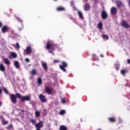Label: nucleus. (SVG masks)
<instances>
[{"instance_id":"40","label":"nucleus","mask_w":130,"mask_h":130,"mask_svg":"<svg viewBox=\"0 0 130 130\" xmlns=\"http://www.w3.org/2000/svg\"><path fill=\"white\" fill-rule=\"evenodd\" d=\"M67 17L70 19V20H73V17H72V15H68Z\"/></svg>"},{"instance_id":"44","label":"nucleus","mask_w":130,"mask_h":130,"mask_svg":"<svg viewBox=\"0 0 130 130\" xmlns=\"http://www.w3.org/2000/svg\"><path fill=\"white\" fill-rule=\"evenodd\" d=\"M3 26V23L0 21V28Z\"/></svg>"},{"instance_id":"28","label":"nucleus","mask_w":130,"mask_h":130,"mask_svg":"<svg viewBox=\"0 0 130 130\" xmlns=\"http://www.w3.org/2000/svg\"><path fill=\"white\" fill-rule=\"evenodd\" d=\"M103 27V24H102V22H100L98 24V28L99 29H101Z\"/></svg>"},{"instance_id":"35","label":"nucleus","mask_w":130,"mask_h":130,"mask_svg":"<svg viewBox=\"0 0 130 130\" xmlns=\"http://www.w3.org/2000/svg\"><path fill=\"white\" fill-rule=\"evenodd\" d=\"M30 122H32V123H34V124H36V120L34 119H32L31 120H30Z\"/></svg>"},{"instance_id":"9","label":"nucleus","mask_w":130,"mask_h":130,"mask_svg":"<svg viewBox=\"0 0 130 130\" xmlns=\"http://www.w3.org/2000/svg\"><path fill=\"white\" fill-rule=\"evenodd\" d=\"M2 31L3 33H6V32H8V31H9V27L6 25L3 26L2 28Z\"/></svg>"},{"instance_id":"6","label":"nucleus","mask_w":130,"mask_h":130,"mask_svg":"<svg viewBox=\"0 0 130 130\" xmlns=\"http://www.w3.org/2000/svg\"><path fill=\"white\" fill-rule=\"evenodd\" d=\"M45 92L47 94H48V95H51V94H52V90H51V88L50 87H48V86L45 87Z\"/></svg>"},{"instance_id":"2","label":"nucleus","mask_w":130,"mask_h":130,"mask_svg":"<svg viewBox=\"0 0 130 130\" xmlns=\"http://www.w3.org/2000/svg\"><path fill=\"white\" fill-rule=\"evenodd\" d=\"M57 47V45H56L54 42L52 41L49 40L47 41V43L45 46L46 49H47L49 51V53L52 54V55H54V53L53 51L55 50V48Z\"/></svg>"},{"instance_id":"32","label":"nucleus","mask_w":130,"mask_h":130,"mask_svg":"<svg viewBox=\"0 0 130 130\" xmlns=\"http://www.w3.org/2000/svg\"><path fill=\"white\" fill-rule=\"evenodd\" d=\"M64 113H66V110H62L59 112V114L60 115H63V114H64Z\"/></svg>"},{"instance_id":"48","label":"nucleus","mask_w":130,"mask_h":130,"mask_svg":"<svg viewBox=\"0 0 130 130\" xmlns=\"http://www.w3.org/2000/svg\"><path fill=\"white\" fill-rule=\"evenodd\" d=\"M92 56L94 57L95 56V54H93Z\"/></svg>"},{"instance_id":"11","label":"nucleus","mask_w":130,"mask_h":130,"mask_svg":"<svg viewBox=\"0 0 130 130\" xmlns=\"http://www.w3.org/2000/svg\"><path fill=\"white\" fill-rule=\"evenodd\" d=\"M17 20L18 21V22H20V23H21V28H19V31H22V30L23 29V20H22L21 19V18H20L19 17H16Z\"/></svg>"},{"instance_id":"24","label":"nucleus","mask_w":130,"mask_h":130,"mask_svg":"<svg viewBox=\"0 0 130 130\" xmlns=\"http://www.w3.org/2000/svg\"><path fill=\"white\" fill-rule=\"evenodd\" d=\"M102 36L103 39H105L106 40H108V39H109V37H108L107 35L103 34Z\"/></svg>"},{"instance_id":"1","label":"nucleus","mask_w":130,"mask_h":130,"mask_svg":"<svg viewBox=\"0 0 130 130\" xmlns=\"http://www.w3.org/2000/svg\"><path fill=\"white\" fill-rule=\"evenodd\" d=\"M10 99L12 103L13 104H16L17 103V98L20 99L21 102H25V101H30L31 99L29 96H22L20 93H17L16 95L14 94H10Z\"/></svg>"},{"instance_id":"31","label":"nucleus","mask_w":130,"mask_h":130,"mask_svg":"<svg viewBox=\"0 0 130 130\" xmlns=\"http://www.w3.org/2000/svg\"><path fill=\"white\" fill-rule=\"evenodd\" d=\"M7 129H12L13 128V125L12 124H9L7 127Z\"/></svg>"},{"instance_id":"27","label":"nucleus","mask_w":130,"mask_h":130,"mask_svg":"<svg viewBox=\"0 0 130 130\" xmlns=\"http://www.w3.org/2000/svg\"><path fill=\"white\" fill-rule=\"evenodd\" d=\"M37 82L39 85H42V79H41V78H38Z\"/></svg>"},{"instance_id":"22","label":"nucleus","mask_w":130,"mask_h":130,"mask_svg":"<svg viewBox=\"0 0 130 130\" xmlns=\"http://www.w3.org/2000/svg\"><path fill=\"white\" fill-rule=\"evenodd\" d=\"M78 16H79L80 19H83V13H82V12L81 11H78Z\"/></svg>"},{"instance_id":"12","label":"nucleus","mask_w":130,"mask_h":130,"mask_svg":"<svg viewBox=\"0 0 130 130\" xmlns=\"http://www.w3.org/2000/svg\"><path fill=\"white\" fill-rule=\"evenodd\" d=\"M12 57H13V58H16V57H17V54H16V53L12 52L11 55L9 56V58L10 59H12Z\"/></svg>"},{"instance_id":"29","label":"nucleus","mask_w":130,"mask_h":130,"mask_svg":"<svg viewBox=\"0 0 130 130\" xmlns=\"http://www.w3.org/2000/svg\"><path fill=\"white\" fill-rule=\"evenodd\" d=\"M35 116L36 117H40V112L38 111H36L35 112Z\"/></svg>"},{"instance_id":"19","label":"nucleus","mask_w":130,"mask_h":130,"mask_svg":"<svg viewBox=\"0 0 130 130\" xmlns=\"http://www.w3.org/2000/svg\"><path fill=\"white\" fill-rule=\"evenodd\" d=\"M0 71L1 72H5L6 71V67L3 64H0Z\"/></svg>"},{"instance_id":"14","label":"nucleus","mask_w":130,"mask_h":130,"mask_svg":"<svg viewBox=\"0 0 130 130\" xmlns=\"http://www.w3.org/2000/svg\"><path fill=\"white\" fill-rule=\"evenodd\" d=\"M56 10L58 12H63L66 10L63 7H58L56 8Z\"/></svg>"},{"instance_id":"30","label":"nucleus","mask_w":130,"mask_h":130,"mask_svg":"<svg viewBox=\"0 0 130 130\" xmlns=\"http://www.w3.org/2000/svg\"><path fill=\"white\" fill-rule=\"evenodd\" d=\"M121 5H122L121 2H120V1H117V2H116V5H117V6L118 8H119V7H120V6H121Z\"/></svg>"},{"instance_id":"41","label":"nucleus","mask_w":130,"mask_h":130,"mask_svg":"<svg viewBox=\"0 0 130 130\" xmlns=\"http://www.w3.org/2000/svg\"><path fill=\"white\" fill-rule=\"evenodd\" d=\"M61 102H62V103H66V100H64V99H62V100H61Z\"/></svg>"},{"instance_id":"49","label":"nucleus","mask_w":130,"mask_h":130,"mask_svg":"<svg viewBox=\"0 0 130 130\" xmlns=\"http://www.w3.org/2000/svg\"><path fill=\"white\" fill-rule=\"evenodd\" d=\"M54 1H57V0H54Z\"/></svg>"},{"instance_id":"47","label":"nucleus","mask_w":130,"mask_h":130,"mask_svg":"<svg viewBox=\"0 0 130 130\" xmlns=\"http://www.w3.org/2000/svg\"><path fill=\"white\" fill-rule=\"evenodd\" d=\"M101 57H103V55H101Z\"/></svg>"},{"instance_id":"7","label":"nucleus","mask_w":130,"mask_h":130,"mask_svg":"<svg viewBox=\"0 0 130 130\" xmlns=\"http://www.w3.org/2000/svg\"><path fill=\"white\" fill-rule=\"evenodd\" d=\"M121 25L122 27L124 28H129L130 26L127 23V22L126 21L123 20L121 23Z\"/></svg>"},{"instance_id":"20","label":"nucleus","mask_w":130,"mask_h":130,"mask_svg":"<svg viewBox=\"0 0 130 130\" xmlns=\"http://www.w3.org/2000/svg\"><path fill=\"white\" fill-rule=\"evenodd\" d=\"M14 66L16 69H19L20 65L19 64V62L18 61H14Z\"/></svg>"},{"instance_id":"37","label":"nucleus","mask_w":130,"mask_h":130,"mask_svg":"<svg viewBox=\"0 0 130 130\" xmlns=\"http://www.w3.org/2000/svg\"><path fill=\"white\" fill-rule=\"evenodd\" d=\"M70 5H71V7H72L73 8H74V7H75V3H74V2H71L70 3Z\"/></svg>"},{"instance_id":"43","label":"nucleus","mask_w":130,"mask_h":130,"mask_svg":"<svg viewBox=\"0 0 130 130\" xmlns=\"http://www.w3.org/2000/svg\"><path fill=\"white\" fill-rule=\"evenodd\" d=\"M3 93V90H2V88L0 87V94H2Z\"/></svg>"},{"instance_id":"8","label":"nucleus","mask_w":130,"mask_h":130,"mask_svg":"<svg viewBox=\"0 0 130 130\" xmlns=\"http://www.w3.org/2000/svg\"><path fill=\"white\" fill-rule=\"evenodd\" d=\"M101 16L102 19H103L104 20H105V19H107V17H108L107 13H106V11L104 10L102 12Z\"/></svg>"},{"instance_id":"25","label":"nucleus","mask_w":130,"mask_h":130,"mask_svg":"<svg viewBox=\"0 0 130 130\" xmlns=\"http://www.w3.org/2000/svg\"><path fill=\"white\" fill-rule=\"evenodd\" d=\"M12 46L15 47L16 49H20V45L19 44V43H16V45H13Z\"/></svg>"},{"instance_id":"23","label":"nucleus","mask_w":130,"mask_h":130,"mask_svg":"<svg viewBox=\"0 0 130 130\" xmlns=\"http://www.w3.org/2000/svg\"><path fill=\"white\" fill-rule=\"evenodd\" d=\"M42 65L44 70H47V64H46V63L43 62L42 63Z\"/></svg>"},{"instance_id":"16","label":"nucleus","mask_w":130,"mask_h":130,"mask_svg":"<svg viewBox=\"0 0 130 130\" xmlns=\"http://www.w3.org/2000/svg\"><path fill=\"white\" fill-rule=\"evenodd\" d=\"M84 11H90V5L86 4L84 5Z\"/></svg>"},{"instance_id":"18","label":"nucleus","mask_w":130,"mask_h":130,"mask_svg":"<svg viewBox=\"0 0 130 130\" xmlns=\"http://www.w3.org/2000/svg\"><path fill=\"white\" fill-rule=\"evenodd\" d=\"M30 75H32V76H35V75H37V71H36V69H32L30 72Z\"/></svg>"},{"instance_id":"36","label":"nucleus","mask_w":130,"mask_h":130,"mask_svg":"<svg viewBox=\"0 0 130 130\" xmlns=\"http://www.w3.org/2000/svg\"><path fill=\"white\" fill-rule=\"evenodd\" d=\"M9 123V122L8 121L4 120L3 121V124L4 125H6V124H8Z\"/></svg>"},{"instance_id":"5","label":"nucleus","mask_w":130,"mask_h":130,"mask_svg":"<svg viewBox=\"0 0 130 130\" xmlns=\"http://www.w3.org/2000/svg\"><path fill=\"white\" fill-rule=\"evenodd\" d=\"M39 98L40 101L43 103L46 102V98H45V96H44L43 94H40L39 96Z\"/></svg>"},{"instance_id":"3","label":"nucleus","mask_w":130,"mask_h":130,"mask_svg":"<svg viewBox=\"0 0 130 130\" xmlns=\"http://www.w3.org/2000/svg\"><path fill=\"white\" fill-rule=\"evenodd\" d=\"M61 63L62 64L60 65L59 66V68L60 70L62 71V72L66 73V72H67V69H66V68H67V67H68V64H67V63H66V62L64 61H62Z\"/></svg>"},{"instance_id":"13","label":"nucleus","mask_w":130,"mask_h":130,"mask_svg":"<svg viewBox=\"0 0 130 130\" xmlns=\"http://www.w3.org/2000/svg\"><path fill=\"white\" fill-rule=\"evenodd\" d=\"M111 14H112V15H115V14H116V8L115 7H112L111 9Z\"/></svg>"},{"instance_id":"45","label":"nucleus","mask_w":130,"mask_h":130,"mask_svg":"<svg viewBox=\"0 0 130 130\" xmlns=\"http://www.w3.org/2000/svg\"><path fill=\"white\" fill-rule=\"evenodd\" d=\"M3 105V103L2 102H0V107L2 106Z\"/></svg>"},{"instance_id":"15","label":"nucleus","mask_w":130,"mask_h":130,"mask_svg":"<svg viewBox=\"0 0 130 130\" xmlns=\"http://www.w3.org/2000/svg\"><path fill=\"white\" fill-rule=\"evenodd\" d=\"M108 120L110 122H115L116 119H115V117H111L108 118Z\"/></svg>"},{"instance_id":"42","label":"nucleus","mask_w":130,"mask_h":130,"mask_svg":"<svg viewBox=\"0 0 130 130\" xmlns=\"http://www.w3.org/2000/svg\"><path fill=\"white\" fill-rule=\"evenodd\" d=\"M127 63L130 64V59H128L127 60Z\"/></svg>"},{"instance_id":"38","label":"nucleus","mask_w":130,"mask_h":130,"mask_svg":"<svg viewBox=\"0 0 130 130\" xmlns=\"http://www.w3.org/2000/svg\"><path fill=\"white\" fill-rule=\"evenodd\" d=\"M59 62V60L55 59L53 60V63H58Z\"/></svg>"},{"instance_id":"21","label":"nucleus","mask_w":130,"mask_h":130,"mask_svg":"<svg viewBox=\"0 0 130 130\" xmlns=\"http://www.w3.org/2000/svg\"><path fill=\"white\" fill-rule=\"evenodd\" d=\"M127 72V70H121L120 71V73L121 75H123V76H125V74H126V72Z\"/></svg>"},{"instance_id":"33","label":"nucleus","mask_w":130,"mask_h":130,"mask_svg":"<svg viewBox=\"0 0 130 130\" xmlns=\"http://www.w3.org/2000/svg\"><path fill=\"white\" fill-rule=\"evenodd\" d=\"M3 91H4L5 93L7 94H9V91L6 87H3Z\"/></svg>"},{"instance_id":"4","label":"nucleus","mask_w":130,"mask_h":130,"mask_svg":"<svg viewBox=\"0 0 130 130\" xmlns=\"http://www.w3.org/2000/svg\"><path fill=\"white\" fill-rule=\"evenodd\" d=\"M44 124L42 121H40L39 123L35 124V127H36V130H41L40 128L43 127Z\"/></svg>"},{"instance_id":"34","label":"nucleus","mask_w":130,"mask_h":130,"mask_svg":"<svg viewBox=\"0 0 130 130\" xmlns=\"http://www.w3.org/2000/svg\"><path fill=\"white\" fill-rule=\"evenodd\" d=\"M115 68H116V70H117V71H118L119 70V64H115Z\"/></svg>"},{"instance_id":"17","label":"nucleus","mask_w":130,"mask_h":130,"mask_svg":"<svg viewBox=\"0 0 130 130\" xmlns=\"http://www.w3.org/2000/svg\"><path fill=\"white\" fill-rule=\"evenodd\" d=\"M3 61L4 63H5L6 64H7L8 66H9V64H11V62H10V60H9L8 58L3 59Z\"/></svg>"},{"instance_id":"10","label":"nucleus","mask_w":130,"mask_h":130,"mask_svg":"<svg viewBox=\"0 0 130 130\" xmlns=\"http://www.w3.org/2000/svg\"><path fill=\"white\" fill-rule=\"evenodd\" d=\"M26 52L27 54H31L32 53V48L30 46L27 47Z\"/></svg>"},{"instance_id":"39","label":"nucleus","mask_w":130,"mask_h":130,"mask_svg":"<svg viewBox=\"0 0 130 130\" xmlns=\"http://www.w3.org/2000/svg\"><path fill=\"white\" fill-rule=\"evenodd\" d=\"M25 61L26 62H30V60L29 59V58H26L25 59Z\"/></svg>"},{"instance_id":"46","label":"nucleus","mask_w":130,"mask_h":130,"mask_svg":"<svg viewBox=\"0 0 130 130\" xmlns=\"http://www.w3.org/2000/svg\"><path fill=\"white\" fill-rule=\"evenodd\" d=\"M21 112H22L23 113H24V110H21Z\"/></svg>"},{"instance_id":"26","label":"nucleus","mask_w":130,"mask_h":130,"mask_svg":"<svg viewBox=\"0 0 130 130\" xmlns=\"http://www.w3.org/2000/svg\"><path fill=\"white\" fill-rule=\"evenodd\" d=\"M59 129L60 130H68V129L67 128V127L63 125H61L60 126Z\"/></svg>"}]
</instances>
